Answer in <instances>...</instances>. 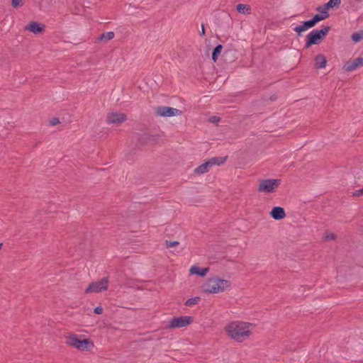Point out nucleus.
<instances>
[{"label":"nucleus","instance_id":"1a4fd4ad","mask_svg":"<svg viewBox=\"0 0 363 363\" xmlns=\"http://www.w3.org/2000/svg\"><path fill=\"white\" fill-rule=\"evenodd\" d=\"M127 120V116L123 113L111 112L106 116L107 123L120 124Z\"/></svg>","mask_w":363,"mask_h":363},{"label":"nucleus","instance_id":"39448f33","mask_svg":"<svg viewBox=\"0 0 363 363\" xmlns=\"http://www.w3.org/2000/svg\"><path fill=\"white\" fill-rule=\"evenodd\" d=\"M194 321V317L183 315L172 318L169 324L165 326V329L180 328L190 325Z\"/></svg>","mask_w":363,"mask_h":363},{"label":"nucleus","instance_id":"c85d7f7f","mask_svg":"<svg viewBox=\"0 0 363 363\" xmlns=\"http://www.w3.org/2000/svg\"><path fill=\"white\" fill-rule=\"evenodd\" d=\"M337 238V235L334 233H329V234H327L326 236H325V239L326 240H335Z\"/></svg>","mask_w":363,"mask_h":363},{"label":"nucleus","instance_id":"cd10ccee","mask_svg":"<svg viewBox=\"0 0 363 363\" xmlns=\"http://www.w3.org/2000/svg\"><path fill=\"white\" fill-rule=\"evenodd\" d=\"M179 242L178 241H171V240H166L165 245L167 248L176 247L179 245Z\"/></svg>","mask_w":363,"mask_h":363},{"label":"nucleus","instance_id":"c756f323","mask_svg":"<svg viewBox=\"0 0 363 363\" xmlns=\"http://www.w3.org/2000/svg\"><path fill=\"white\" fill-rule=\"evenodd\" d=\"M94 313L98 315L103 313V308L101 306H97L94 308Z\"/></svg>","mask_w":363,"mask_h":363},{"label":"nucleus","instance_id":"72a5a7b5","mask_svg":"<svg viewBox=\"0 0 363 363\" xmlns=\"http://www.w3.org/2000/svg\"><path fill=\"white\" fill-rule=\"evenodd\" d=\"M205 35H206L205 27H204V25L202 24L201 25V30L200 31V35L201 36H204Z\"/></svg>","mask_w":363,"mask_h":363},{"label":"nucleus","instance_id":"4468645a","mask_svg":"<svg viewBox=\"0 0 363 363\" xmlns=\"http://www.w3.org/2000/svg\"><path fill=\"white\" fill-rule=\"evenodd\" d=\"M157 139V135H151L148 133H145L140 135L138 139V143L140 145H144L150 142H155Z\"/></svg>","mask_w":363,"mask_h":363},{"label":"nucleus","instance_id":"2eb2a0df","mask_svg":"<svg viewBox=\"0 0 363 363\" xmlns=\"http://www.w3.org/2000/svg\"><path fill=\"white\" fill-rule=\"evenodd\" d=\"M314 67L316 69L325 68L327 64L326 57L323 54H319L315 57Z\"/></svg>","mask_w":363,"mask_h":363},{"label":"nucleus","instance_id":"f257e3e1","mask_svg":"<svg viewBox=\"0 0 363 363\" xmlns=\"http://www.w3.org/2000/svg\"><path fill=\"white\" fill-rule=\"evenodd\" d=\"M250 323L245 322H233L225 327L228 335L237 342H241L244 337H249L251 331L249 330Z\"/></svg>","mask_w":363,"mask_h":363},{"label":"nucleus","instance_id":"4be33fe9","mask_svg":"<svg viewBox=\"0 0 363 363\" xmlns=\"http://www.w3.org/2000/svg\"><path fill=\"white\" fill-rule=\"evenodd\" d=\"M341 4V0H329L326 4H325L326 6V9H333L335 7H338Z\"/></svg>","mask_w":363,"mask_h":363},{"label":"nucleus","instance_id":"f3484780","mask_svg":"<svg viewBox=\"0 0 363 363\" xmlns=\"http://www.w3.org/2000/svg\"><path fill=\"white\" fill-rule=\"evenodd\" d=\"M211 167L209 161H206L204 163L200 164L194 169V173L196 174H202L209 171V168Z\"/></svg>","mask_w":363,"mask_h":363},{"label":"nucleus","instance_id":"a878e982","mask_svg":"<svg viewBox=\"0 0 363 363\" xmlns=\"http://www.w3.org/2000/svg\"><path fill=\"white\" fill-rule=\"evenodd\" d=\"M24 0H11V6L14 9L21 7L24 5Z\"/></svg>","mask_w":363,"mask_h":363},{"label":"nucleus","instance_id":"a211bd4d","mask_svg":"<svg viewBox=\"0 0 363 363\" xmlns=\"http://www.w3.org/2000/svg\"><path fill=\"white\" fill-rule=\"evenodd\" d=\"M114 36H115V34L113 31L103 33L96 39V42H99V41L107 42L108 40L113 39L114 38Z\"/></svg>","mask_w":363,"mask_h":363},{"label":"nucleus","instance_id":"f704fd0d","mask_svg":"<svg viewBox=\"0 0 363 363\" xmlns=\"http://www.w3.org/2000/svg\"><path fill=\"white\" fill-rule=\"evenodd\" d=\"M277 99V96L276 94H273L269 98V100H270L271 101H274Z\"/></svg>","mask_w":363,"mask_h":363},{"label":"nucleus","instance_id":"423d86ee","mask_svg":"<svg viewBox=\"0 0 363 363\" xmlns=\"http://www.w3.org/2000/svg\"><path fill=\"white\" fill-rule=\"evenodd\" d=\"M281 184L280 179H269L262 180L258 187V191L273 193Z\"/></svg>","mask_w":363,"mask_h":363},{"label":"nucleus","instance_id":"9d476101","mask_svg":"<svg viewBox=\"0 0 363 363\" xmlns=\"http://www.w3.org/2000/svg\"><path fill=\"white\" fill-rule=\"evenodd\" d=\"M361 66H363V57H359L352 61H347L342 69L346 72H352Z\"/></svg>","mask_w":363,"mask_h":363},{"label":"nucleus","instance_id":"9b49d317","mask_svg":"<svg viewBox=\"0 0 363 363\" xmlns=\"http://www.w3.org/2000/svg\"><path fill=\"white\" fill-rule=\"evenodd\" d=\"M45 26L43 23L36 21H30L26 27L25 30H29L33 33L38 35L42 33L45 30Z\"/></svg>","mask_w":363,"mask_h":363},{"label":"nucleus","instance_id":"c9c22d12","mask_svg":"<svg viewBox=\"0 0 363 363\" xmlns=\"http://www.w3.org/2000/svg\"><path fill=\"white\" fill-rule=\"evenodd\" d=\"M3 247V243H0V250Z\"/></svg>","mask_w":363,"mask_h":363},{"label":"nucleus","instance_id":"5701e85b","mask_svg":"<svg viewBox=\"0 0 363 363\" xmlns=\"http://www.w3.org/2000/svg\"><path fill=\"white\" fill-rule=\"evenodd\" d=\"M201 301V298L199 296H195L193 298H191L186 301L184 305L186 306H192L194 305L197 304Z\"/></svg>","mask_w":363,"mask_h":363},{"label":"nucleus","instance_id":"393cba45","mask_svg":"<svg viewBox=\"0 0 363 363\" xmlns=\"http://www.w3.org/2000/svg\"><path fill=\"white\" fill-rule=\"evenodd\" d=\"M328 18V15H320V14H315L312 18H311L312 20V21L313 22L314 25L315 26L318 23H319L320 21H323V20H325V18Z\"/></svg>","mask_w":363,"mask_h":363},{"label":"nucleus","instance_id":"0eeeda50","mask_svg":"<svg viewBox=\"0 0 363 363\" xmlns=\"http://www.w3.org/2000/svg\"><path fill=\"white\" fill-rule=\"evenodd\" d=\"M155 113L161 117H172L182 114V111L169 106H160L155 108Z\"/></svg>","mask_w":363,"mask_h":363},{"label":"nucleus","instance_id":"2f4dec72","mask_svg":"<svg viewBox=\"0 0 363 363\" xmlns=\"http://www.w3.org/2000/svg\"><path fill=\"white\" fill-rule=\"evenodd\" d=\"M354 196H361L363 195V188L359 190H356L352 193Z\"/></svg>","mask_w":363,"mask_h":363},{"label":"nucleus","instance_id":"dca6fc26","mask_svg":"<svg viewBox=\"0 0 363 363\" xmlns=\"http://www.w3.org/2000/svg\"><path fill=\"white\" fill-rule=\"evenodd\" d=\"M208 267L200 268L199 267H197L196 265L192 266L189 270L191 274H196L201 277H205L208 272Z\"/></svg>","mask_w":363,"mask_h":363},{"label":"nucleus","instance_id":"7ed1b4c3","mask_svg":"<svg viewBox=\"0 0 363 363\" xmlns=\"http://www.w3.org/2000/svg\"><path fill=\"white\" fill-rule=\"evenodd\" d=\"M330 30V26H325L322 29L313 30L306 35L305 49H308L313 45H318L323 41Z\"/></svg>","mask_w":363,"mask_h":363},{"label":"nucleus","instance_id":"473e14b6","mask_svg":"<svg viewBox=\"0 0 363 363\" xmlns=\"http://www.w3.org/2000/svg\"><path fill=\"white\" fill-rule=\"evenodd\" d=\"M220 118L217 116H212L209 118V121L211 123H217L220 121Z\"/></svg>","mask_w":363,"mask_h":363},{"label":"nucleus","instance_id":"ddd939ff","mask_svg":"<svg viewBox=\"0 0 363 363\" xmlns=\"http://www.w3.org/2000/svg\"><path fill=\"white\" fill-rule=\"evenodd\" d=\"M315 25L311 19L302 22L301 25L296 26L294 30L297 33L298 36H301V33L307 30L308 29L314 27Z\"/></svg>","mask_w":363,"mask_h":363},{"label":"nucleus","instance_id":"f8f14e48","mask_svg":"<svg viewBox=\"0 0 363 363\" xmlns=\"http://www.w3.org/2000/svg\"><path fill=\"white\" fill-rule=\"evenodd\" d=\"M271 217L274 220H279L286 217V213L284 208L274 206L269 213Z\"/></svg>","mask_w":363,"mask_h":363},{"label":"nucleus","instance_id":"6ab92c4d","mask_svg":"<svg viewBox=\"0 0 363 363\" xmlns=\"http://www.w3.org/2000/svg\"><path fill=\"white\" fill-rule=\"evenodd\" d=\"M227 157H214L208 160L211 166L220 165L226 161Z\"/></svg>","mask_w":363,"mask_h":363},{"label":"nucleus","instance_id":"6e6552de","mask_svg":"<svg viewBox=\"0 0 363 363\" xmlns=\"http://www.w3.org/2000/svg\"><path fill=\"white\" fill-rule=\"evenodd\" d=\"M108 277H104L99 281H94L89 284L85 290L86 294L89 293H99L102 291H106L108 289Z\"/></svg>","mask_w":363,"mask_h":363},{"label":"nucleus","instance_id":"412c9836","mask_svg":"<svg viewBox=\"0 0 363 363\" xmlns=\"http://www.w3.org/2000/svg\"><path fill=\"white\" fill-rule=\"evenodd\" d=\"M223 48V45L219 44V45H216L214 48V49L213 50L211 57L214 62H216L217 61L218 56L220 55V54L222 52Z\"/></svg>","mask_w":363,"mask_h":363},{"label":"nucleus","instance_id":"7c9ffc66","mask_svg":"<svg viewBox=\"0 0 363 363\" xmlns=\"http://www.w3.org/2000/svg\"><path fill=\"white\" fill-rule=\"evenodd\" d=\"M60 123V120L58 118H52L50 121V125H55L57 124H58Z\"/></svg>","mask_w":363,"mask_h":363},{"label":"nucleus","instance_id":"f03ea898","mask_svg":"<svg viewBox=\"0 0 363 363\" xmlns=\"http://www.w3.org/2000/svg\"><path fill=\"white\" fill-rule=\"evenodd\" d=\"M231 283L230 281L223 279L218 277L208 279L201 286L202 292L205 294H217L224 291L230 288Z\"/></svg>","mask_w":363,"mask_h":363},{"label":"nucleus","instance_id":"e433bc0d","mask_svg":"<svg viewBox=\"0 0 363 363\" xmlns=\"http://www.w3.org/2000/svg\"><path fill=\"white\" fill-rule=\"evenodd\" d=\"M262 100H263V101H267V99L263 97V98H262Z\"/></svg>","mask_w":363,"mask_h":363},{"label":"nucleus","instance_id":"bb28decb","mask_svg":"<svg viewBox=\"0 0 363 363\" xmlns=\"http://www.w3.org/2000/svg\"><path fill=\"white\" fill-rule=\"evenodd\" d=\"M316 10L320 13V15H328V18L329 17V9H326V6L325 4L317 7Z\"/></svg>","mask_w":363,"mask_h":363},{"label":"nucleus","instance_id":"20e7f679","mask_svg":"<svg viewBox=\"0 0 363 363\" xmlns=\"http://www.w3.org/2000/svg\"><path fill=\"white\" fill-rule=\"evenodd\" d=\"M66 344L81 351H89L94 347V342L89 339H79L76 334H72L67 337Z\"/></svg>","mask_w":363,"mask_h":363},{"label":"nucleus","instance_id":"b1692460","mask_svg":"<svg viewBox=\"0 0 363 363\" xmlns=\"http://www.w3.org/2000/svg\"><path fill=\"white\" fill-rule=\"evenodd\" d=\"M351 39L354 43H358L363 39V31L356 32L352 34Z\"/></svg>","mask_w":363,"mask_h":363},{"label":"nucleus","instance_id":"aec40b11","mask_svg":"<svg viewBox=\"0 0 363 363\" xmlns=\"http://www.w3.org/2000/svg\"><path fill=\"white\" fill-rule=\"evenodd\" d=\"M236 9L238 13L242 14H249L251 11V8L247 4H239L237 5Z\"/></svg>","mask_w":363,"mask_h":363}]
</instances>
